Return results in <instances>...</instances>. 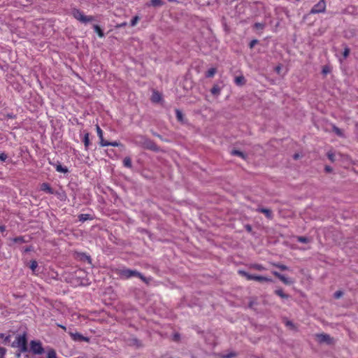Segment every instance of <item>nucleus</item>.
I'll return each instance as SVG.
<instances>
[{
    "mask_svg": "<svg viewBox=\"0 0 358 358\" xmlns=\"http://www.w3.org/2000/svg\"><path fill=\"white\" fill-rule=\"evenodd\" d=\"M133 142L138 146L143 149L150 150L154 152H159V148L157 145L150 138L143 135H136L134 138Z\"/></svg>",
    "mask_w": 358,
    "mask_h": 358,
    "instance_id": "obj_1",
    "label": "nucleus"
},
{
    "mask_svg": "<svg viewBox=\"0 0 358 358\" xmlns=\"http://www.w3.org/2000/svg\"><path fill=\"white\" fill-rule=\"evenodd\" d=\"M121 278H129L131 277H138L141 279L146 284H149L150 279L145 278L140 272L136 270H131L128 268L122 269L119 272Z\"/></svg>",
    "mask_w": 358,
    "mask_h": 358,
    "instance_id": "obj_2",
    "label": "nucleus"
},
{
    "mask_svg": "<svg viewBox=\"0 0 358 358\" xmlns=\"http://www.w3.org/2000/svg\"><path fill=\"white\" fill-rule=\"evenodd\" d=\"M11 346L19 348L20 352H27L28 350V348L26 335H17L15 338V341L13 342Z\"/></svg>",
    "mask_w": 358,
    "mask_h": 358,
    "instance_id": "obj_3",
    "label": "nucleus"
},
{
    "mask_svg": "<svg viewBox=\"0 0 358 358\" xmlns=\"http://www.w3.org/2000/svg\"><path fill=\"white\" fill-rule=\"evenodd\" d=\"M72 14L76 20L83 23L90 22L94 20V17L92 16L85 15L83 13L78 9H73Z\"/></svg>",
    "mask_w": 358,
    "mask_h": 358,
    "instance_id": "obj_4",
    "label": "nucleus"
},
{
    "mask_svg": "<svg viewBox=\"0 0 358 358\" xmlns=\"http://www.w3.org/2000/svg\"><path fill=\"white\" fill-rule=\"evenodd\" d=\"M319 343H327V345H334V340L329 334H317L315 335Z\"/></svg>",
    "mask_w": 358,
    "mask_h": 358,
    "instance_id": "obj_5",
    "label": "nucleus"
},
{
    "mask_svg": "<svg viewBox=\"0 0 358 358\" xmlns=\"http://www.w3.org/2000/svg\"><path fill=\"white\" fill-rule=\"evenodd\" d=\"M326 5L324 0H320L317 4H315L311 9L310 13H319L324 12Z\"/></svg>",
    "mask_w": 358,
    "mask_h": 358,
    "instance_id": "obj_6",
    "label": "nucleus"
},
{
    "mask_svg": "<svg viewBox=\"0 0 358 358\" xmlns=\"http://www.w3.org/2000/svg\"><path fill=\"white\" fill-rule=\"evenodd\" d=\"M31 350L34 354L41 355L44 350L40 342L32 341L31 342Z\"/></svg>",
    "mask_w": 358,
    "mask_h": 358,
    "instance_id": "obj_7",
    "label": "nucleus"
},
{
    "mask_svg": "<svg viewBox=\"0 0 358 358\" xmlns=\"http://www.w3.org/2000/svg\"><path fill=\"white\" fill-rule=\"evenodd\" d=\"M272 273L285 285H292L294 282L293 280L286 278L285 275L280 274L278 271H272Z\"/></svg>",
    "mask_w": 358,
    "mask_h": 358,
    "instance_id": "obj_8",
    "label": "nucleus"
},
{
    "mask_svg": "<svg viewBox=\"0 0 358 358\" xmlns=\"http://www.w3.org/2000/svg\"><path fill=\"white\" fill-rule=\"evenodd\" d=\"M70 335L71 336V338H73V341H86V342H89L90 341V338L88 337H85L84 336H83L82 334H80V333H70Z\"/></svg>",
    "mask_w": 358,
    "mask_h": 358,
    "instance_id": "obj_9",
    "label": "nucleus"
},
{
    "mask_svg": "<svg viewBox=\"0 0 358 358\" xmlns=\"http://www.w3.org/2000/svg\"><path fill=\"white\" fill-rule=\"evenodd\" d=\"M96 129L97 135L100 139V142H99L100 145L102 147L108 146V141L104 140V138L103 137V131L98 124L96 125Z\"/></svg>",
    "mask_w": 358,
    "mask_h": 358,
    "instance_id": "obj_10",
    "label": "nucleus"
},
{
    "mask_svg": "<svg viewBox=\"0 0 358 358\" xmlns=\"http://www.w3.org/2000/svg\"><path fill=\"white\" fill-rule=\"evenodd\" d=\"M256 210L257 212L264 213L268 219H269V220L273 219V213H272L271 210H270L268 208H257Z\"/></svg>",
    "mask_w": 358,
    "mask_h": 358,
    "instance_id": "obj_11",
    "label": "nucleus"
},
{
    "mask_svg": "<svg viewBox=\"0 0 358 358\" xmlns=\"http://www.w3.org/2000/svg\"><path fill=\"white\" fill-rule=\"evenodd\" d=\"M41 190L51 194H53L55 193L52 188L47 182H43L41 185Z\"/></svg>",
    "mask_w": 358,
    "mask_h": 358,
    "instance_id": "obj_12",
    "label": "nucleus"
},
{
    "mask_svg": "<svg viewBox=\"0 0 358 358\" xmlns=\"http://www.w3.org/2000/svg\"><path fill=\"white\" fill-rule=\"evenodd\" d=\"M221 92V87L218 85H214L210 90V92L215 96H218Z\"/></svg>",
    "mask_w": 358,
    "mask_h": 358,
    "instance_id": "obj_13",
    "label": "nucleus"
},
{
    "mask_svg": "<svg viewBox=\"0 0 358 358\" xmlns=\"http://www.w3.org/2000/svg\"><path fill=\"white\" fill-rule=\"evenodd\" d=\"M252 280L259 281V282H271L272 281V280L271 278H266L264 276L254 275L252 277Z\"/></svg>",
    "mask_w": 358,
    "mask_h": 358,
    "instance_id": "obj_14",
    "label": "nucleus"
},
{
    "mask_svg": "<svg viewBox=\"0 0 358 358\" xmlns=\"http://www.w3.org/2000/svg\"><path fill=\"white\" fill-rule=\"evenodd\" d=\"M235 83L238 86H242L245 84V78L243 76H237L235 78Z\"/></svg>",
    "mask_w": 358,
    "mask_h": 358,
    "instance_id": "obj_15",
    "label": "nucleus"
},
{
    "mask_svg": "<svg viewBox=\"0 0 358 358\" xmlns=\"http://www.w3.org/2000/svg\"><path fill=\"white\" fill-rule=\"evenodd\" d=\"M162 99L161 94L158 92H154L151 100L154 103H158Z\"/></svg>",
    "mask_w": 358,
    "mask_h": 358,
    "instance_id": "obj_16",
    "label": "nucleus"
},
{
    "mask_svg": "<svg viewBox=\"0 0 358 358\" xmlns=\"http://www.w3.org/2000/svg\"><path fill=\"white\" fill-rule=\"evenodd\" d=\"M164 4V2L162 0H150L149 6H152L154 7H159L162 6Z\"/></svg>",
    "mask_w": 358,
    "mask_h": 358,
    "instance_id": "obj_17",
    "label": "nucleus"
},
{
    "mask_svg": "<svg viewBox=\"0 0 358 358\" xmlns=\"http://www.w3.org/2000/svg\"><path fill=\"white\" fill-rule=\"evenodd\" d=\"M275 293L281 297L282 299H288L289 296L287 294H285L282 289H278L275 291Z\"/></svg>",
    "mask_w": 358,
    "mask_h": 358,
    "instance_id": "obj_18",
    "label": "nucleus"
},
{
    "mask_svg": "<svg viewBox=\"0 0 358 358\" xmlns=\"http://www.w3.org/2000/svg\"><path fill=\"white\" fill-rule=\"evenodd\" d=\"M94 29L96 33L99 35V37L102 38L104 36V33L102 29L100 28L99 25H94Z\"/></svg>",
    "mask_w": 358,
    "mask_h": 358,
    "instance_id": "obj_19",
    "label": "nucleus"
},
{
    "mask_svg": "<svg viewBox=\"0 0 358 358\" xmlns=\"http://www.w3.org/2000/svg\"><path fill=\"white\" fill-rule=\"evenodd\" d=\"M231 153L233 155L238 156L243 159H245V157H246L245 155L243 152L238 150H232Z\"/></svg>",
    "mask_w": 358,
    "mask_h": 358,
    "instance_id": "obj_20",
    "label": "nucleus"
},
{
    "mask_svg": "<svg viewBox=\"0 0 358 358\" xmlns=\"http://www.w3.org/2000/svg\"><path fill=\"white\" fill-rule=\"evenodd\" d=\"M89 133L86 132L85 134L84 138H83V143L85 147V149L87 150L90 145V138H89Z\"/></svg>",
    "mask_w": 358,
    "mask_h": 358,
    "instance_id": "obj_21",
    "label": "nucleus"
},
{
    "mask_svg": "<svg viewBox=\"0 0 358 358\" xmlns=\"http://www.w3.org/2000/svg\"><path fill=\"white\" fill-rule=\"evenodd\" d=\"M238 273L241 274L242 276L245 277L249 280H252L253 275L249 274L245 271L239 270Z\"/></svg>",
    "mask_w": 358,
    "mask_h": 358,
    "instance_id": "obj_22",
    "label": "nucleus"
},
{
    "mask_svg": "<svg viewBox=\"0 0 358 358\" xmlns=\"http://www.w3.org/2000/svg\"><path fill=\"white\" fill-rule=\"evenodd\" d=\"M123 164H124V166L127 167V168H131V166H132V163H131V158L129 157H126L124 159Z\"/></svg>",
    "mask_w": 358,
    "mask_h": 358,
    "instance_id": "obj_23",
    "label": "nucleus"
},
{
    "mask_svg": "<svg viewBox=\"0 0 358 358\" xmlns=\"http://www.w3.org/2000/svg\"><path fill=\"white\" fill-rule=\"evenodd\" d=\"M271 264L273 266L280 268L281 271H286V270L289 269V268L287 266L280 264V263H272Z\"/></svg>",
    "mask_w": 358,
    "mask_h": 358,
    "instance_id": "obj_24",
    "label": "nucleus"
},
{
    "mask_svg": "<svg viewBox=\"0 0 358 358\" xmlns=\"http://www.w3.org/2000/svg\"><path fill=\"white\" fill-rule=\"evenodd\" d=\"M78 219H79V221L83 222L86 220L91 219V217H90V215H89V214H80L78 216Z\"/></svg>",
    "mask_w": 358,
    "mask_h": 358,
    "instance_id": "obj_25",
    "label": "nucleus"
},
{
    "mask_svg": "<svg viewBox=\"0 0 358 358\" xmlns=\"http://www.w3.org/2000/svg\"><path fill=\"white\" fill-rule=\"evenodd\" d=\"M176 114L177 120L179 122H183V114H182V113L179 109H176Z\"/></svg>",
    "mask_w": 358,
    "mask_h": 358,
    "instance_id": "obj_26",
    "label": "nucleus"
},
{
    "mask_svg": "<svg viewBox=\"0 0 358 358\" xmlns=\"http://www.w3.org/2000/svg\"><path fill=\"white\" fill-rule=\"evenodd\" d=\"M216 73V69L215 68H211L207 72H206V76L207 78H211L213 76H214V75Z\"/></svg>",
    "mask_w": 358,
    "mask_h": 358,
    "instance_id": "obj_27",
    "label": "nucleus"
},
{
    "mask_svg": "<svg viewBox=\"0 0 358 358\" xmlns=\"http://www.w3.org/2000/svg\"><path fill=\"white\" fill-rule=\"evenodd\" d=\"M237 356V353L235 352H231L229 353L221 355V358H234Z\"/></svg>",
    "mask_w": 358,
    "mask_h": 358,
    "instance_id": "obj_28",
    "label": "nucleus"
},
{
    "mask_svg": "<svg viewBox=\"0 0 358 358\" xmlns=\"http://www.w3.org/2000/svg\"><path fill=\"white\" fill-rule=\"evenodd\" d=\"M56 170L58 171V172H60V173H67L68 172V169L66 167H63L61 164H58L56 166Z\"/></svg>",
    "mask_w": 358,
    "mask_h": 358,
    "instance_id": "obj_29",
    "label": "nucleus"
},
{
    "mask_svg": "<svg viewBox=\"0 0 358 358\" xmlns=\"http://www.w3.org/2000/svg\"><path fill=\"white\" fill-rule=\"evenodd\" d=\"M296 239L299 242L307 243L310 242V239L305 236H297Z\"/></svg>",
    "mask_w": 358,
    "mask_h": 358,
    "instance_id": "obj_30",
    "label": "nucleus"
},
{
    "mask_svg": "<svg viewBox=\"0 0 358 358\" xmlns=\"http://www.w3.org/2000/svg\"><path fill=\"white\" fill-rule=\"evenodd\" d=\"M344 46L345 47H344V51L343 52V56L344 59H345L349 56L350 50L346 45H345Z\"/></svg>",
    "mask_w": 358,
    "mask_h": 358,
    "instance_id": "obj_31",
    "label": "nucleus"
},
{
    "mask_svg": "<svg viewBox=\"0 0 358 358\" xmlns=\"http://www.w3.org/2000/svg\"><path fill=\"white\" fill-rule=\"evenodd\" d=\"M13 241L17 243H22L25 242L23 236L15 237L13 238Z\"/></svg>",
    "mask_w": 358,
    "mask_h": 358,
    "instance_id": "obj_32",
    "label": "nucleus"
},
{
    "mask_svg": "<svg viewBox=\"0 0 358 358\" xmlns=\"http://www.w3.org/2000/svg\"><path fill=\"white\" fill-rule=\"evenodd\" d=\"M37 266H38V263L36 260L31 261L29 267L32 270L33 272L35 271V269L37 268Z\"/></svg>",
    "mask_w": 358,
    "mask_h": 358,
    "instance_id": "obj_33",
    "label": "nucleus"
},
{
    "mask_svg": "<svg viewBox=\"0 0 358 358\" xmlns=\"http://www.w3.org/2000/svg\"><path fill=\"white\" fill-rule=\"evenodd\" d=\"M333 131L339 136H343V131L338 127L334 126Z\"/></svg>",
    "mask_w": 358,
    "mask_h": 358,
    "instance_id": "obj_34",
    "label": "nucleus"
},
{
    "mask_svg": "<svg viewBox=\"0 0 358 358\" xmlns=\"http://www.w3.org/2000/svg\"><path fill=\"white\" fill-rule=\"evenodd\" d=\"M48 358H57L56 352L54 350H50L48 352Z\"/></svg>",
    "mask_w": 358,
    "mask_h": 358,
    "instance_id": "obj_35",
    "label": "nucleus"
},
{
    "mask_svg": "<svg viewBox=\"0 0 358 358\" xmlns=\"http://www.w3.org/2000/svg\"><path fill=\"white\" fill-rule=\"evenodd\" d=\"M251 268H255V269H256V270H258V271H263V270H264V269H265V268H264V267L262 265H261V264H252V265L251 266Z\"/></svg>",
    "mask_w": 358,
    "mask_h": 358,
    "instance_id": "obj_36",
    "label": "nucleus"
},
{
    "mask_svg": "<svg viewBox=\"0 0 358 358\" xmlns=\"http://www.w3.org/2000/svg\"><path fill=\"white\" fill-rule=\"evenodd\" d=\"M254 27L256 29L262 30L264 28V24L259 22H256L254 24Z\"/></svg>",
    "mask_w": 358,
    "mask_h": 358,
    "instance_id": "obj_37",
    "label": "nucleus"
},
{
    "mask_svg": "<svg viewBox=\"0 0 358 358\" xmlns=\"http://www.w3.org/2000/svg\"><path fill=\"white\" fill-rule=\"evenodd\" d=\"M327 157L331 162H334L335 161V155L331 152H327Z\"/></svg>",
    "mask_w": 358,
    "mask_h": 358,
    "instance_id": "obj_38",
    "label": "nucleus"
},
{
    "mask_svg": "<svg viewBox=\"0 0 358 358\" xmlns=\"http://www.w3.org/2000/svg\"><path fill=\"white\" fill-rule=\"evenodd\" d=\"M139 20V17L138 16H135L131 21V26L134 27L138 21Z\"/></svg>",
    "mask_w": 358,
    "mask_h": 358,
    "instance_id": "obj_39",
    "label": "nucleus"
},
{
    "mask_svg": "<svg viewBox=\"0 0 358 358\" xmlns=\"http://www.w3.org/2000/svg\"><path fill=\"white\" fill-rule=\"evenodd\" d=\"M108 145H112L114 147L122 146V145L120 143L117 142V141H114V142L108 141Z\"/></svg>",
    "mask_w": 358,
    "mask_h": 358,
    "instance_id": "obj_40",
    "label": "nucleus"
},
{
    "mask_svg": "<svg viewBox=\"0 0 358 358\" xmlns=\"http://www.w3.org/2000/svg\"><path fill=\"white\" fill-rule=\"evenodd\" d=\"M6 353V349L2 347H0V358H4V356Z\"/></svg>",
    "mask_w": 358,
    "mask_h": 358,
    "instance_id": "obj_41",
    "label": "nucleus"
},
{
    "mask_svg": "<svg viewBox=\"0 0 358 358\" xmlns=\"http://www.w3.org/2000/svg\"><path fill=\"white\" fill-rule=\"evenodd\" d=\"M343 295V292L342 291H336L335 293H334V297L336 299H339L341 298L342 296Z\"/></svg>",
    "mask_w": 358,
    "mask_h": 358,
    "instance_id": "obj_42",
    "label": "nucleus"
},
{
    "mask_svg": "<svg viewBox=\"0 0 358 358\" xmlns=\"http://www.w3.org/2000/svg\"><path fill=\"white\" fill-rule=\"evenodd\" d=\"M285 325H286L287 327H289L292 328V329H294V328H295V326H294V324H293V322H291V321H289V320H287V321L285 322Z\"/></svg>",
    "mask_w": 358,
    "mask_h": 358,
    "instance_id": "obj_43",
    "label": "nucleus"
},
{
    "mask_svg": "<svg viewBox=\"0 0 358 358\" xmlns=\"http://www.w3.org/2000/svg\"><path fill=\"white\" fill-rule=\"evenodd\" d=\"M7 158H8V156H7L6 154H5V153H1L0 154V160L1 161L4 162V161L6 160Z\"/></svg>",
    "mask_w": 358,
    "mask_h": 358,
    "instance_id": "obj_44",
    "label": "nucleus"
},
{
    "mask_svg": "<svg viewBox=\"0 0 358 358\" xmlns=\"http://www.w3.org/2000/svg\"><path fill=\"white\" fill-rule=\"evenodd\" d=\"M257 43H258V41L256 39L251 41L249 44L250 48H252L255 45V44H257Z\"/></svg>",
    "mask_w": 358,
    "mask_h": 358,
    "instance_id": "obj_45",
    "label": "nucleus"
},
{
    "mask_svg": "<svg viewBox=\"0 0 358 358\" xmlns=\"http://www.w3.org/2000/svg\"><path fill=\"white\" fill-rule=\"evenodd\" d=\"M329 71H330V70H329V67H327V66H324L323 68V69H322V73L324 74V75H326L328 73H329Z\"/></svg>",
    "mask_w": 358,
    "mask_h": 358,
    "instance_id": "obj_46",
    "label": "nucleus"
},
{
    "mask_svg": "<svg viewBox=\"0 0 358 358\" xmlns=\"http://www.w3.org/2000/svg\"><path fill=\"white\" fill-rule=\"evenodd\" d=\"M324 170H325V171L327 173H331L333 171L332 168L331 166H327V165L325 166Z\"/></svg>",
    "mask_w": 358,
    "mask_h": 358,
    "instance_id": "obj_47",
    "label": "nucleus"
},
{
    "mask_svg": "<svg viewBox=\"0 0 358 358\" xmlns=\"http://www.w3.org/2000/svg\"><path fill=\"white\" fill-rule=\"evenodd\" d=\"M245 228L247 230V231H248L249 233H251L252 231V228L251 225H250V224H246L245 226Z\"/></svg>",
    "mask_w": 358,
    "mask_h": 358,
    "instance_id": "obj_48",
    "label": "nucleus"
},
{
    "mask_svg": "<svg viewBox=\"0 0 358 358\" xmlns=\"http://www.w3.org/2000/svg\"><path fill=\"white\" fill-rule=\"evenodd\" d=\"M180 339V335L178 334H176L174 335V341H178Z\"/></svg>",
    "mask_w": 358,
    "mask_h": 358,
    "instance_id": "obj_49",
    "label": "nucleus"
},
{
    "mask_svg": "<svg viewBox=\"0 0 358 358\" xmlns=\"http://www.w3.org/2000/svg\"><path fill=\"white\" fill-rule=\"evenodd\" d=\"M280 70H281V67L280 66H277L275 68V71L279 73L280 72Z\"/></svg>",
    "mask_w": 358,
    "mask_h": 358,
    "instance_id": "obj_50",
    "label": "nucleus"
},
{
    "mask_svg": "<svg viewBox=\"0 0 358 358\" xmlns=\"http://www.w3.org/2000/svg\"><path fill=\"white\" fill-rule=\"evenodd\" d=\"M10 336H7L4 337V342L5 343L9 342L10 341Z\"/></svg>",
    "mask_w": 358,
    "mask_h": 358,
    "instance_id": "obj_51",
    "label": "nucleus"
},
{
    "mask_svg": "<svg viewBox=\"0 0 358 358\" xmlns=\"http://www.w3.org/2000/svg\"><path fill=\"white\" fill-rule=\"evenodd\" d=\"M5 230H6V227H5V226H3V225H1V226H0V231H1V232H3V231H5Z\"/></svg>",
    "mask_w": 358,
    "mask_h": 358,
    "instance_id": "obj_52",
    "label": "nucleus"
},
{
    "mask_svg": "<svg viewBox=\"0 0 358 358\" xmlns=\"http://www.w3.org/2000/svg\"><path fill=\"white\" fill-rule=\"evenodd\" d=\"M293 157L294 159H298L300 157V155H299V154L296 153L294 155Z\"/></svg>",
    "mask_w": 358,
    "mask_h": 358,
    "instance_id": "obj_53",
    "label": "nucleus"
},
{
    "mask_svg": "<svg viewBox=\"0 0 358 358\" xmlns=\"http://www.w3.org/2000/svg\"><path fill=\"white\" fill-rule=\"evenodd\" d=\"M255 303L254 301H250V302L249 303L248 306H249L250 308H252Z\"/></svg>",
    "mask_w": 358,
    "mask_h": 358,
    "instance_id": "obj_54",
    "label": "nucleus"
},
{
    "mask_svg": "<svg viewBox=\"0 0 358 358\" xmlns=\"http://www.w3.org/2000/svg\"><path fill=\"white\" fill-rule=\"evenodd\" d=\"M58 326H59V327H61L62 329H63L64 330H66V327H64V326H63V325L58 324Z\"/></svg>",
    "mask_w": 358,
    "mask_h": 358,
    "instance_id": "obj_55",
    "label": "nucleus"
},
{
    "mask_svg": "<svg viewBox=\"0 0 358 358\" xmlns=\"http://www.w3.org/2000/svg\"><path fill=\"white\" fill-rule=\"evenodd\" d=\"M22 352H20V350H19V352L16 354L17 357H20V355Z\"/></svg>",
    "mask_w": 358,
    "mask_h": 358,
    "instance_id": "obj_56",
    "label": "nucleus"
},
{
    "mask_svg": "<svg viewBox=\"0 0 358 358\" xmlns=\"http://www.w3.org/2000/svg\"><path fill=\"white\" fill-rule=\"evenodd\" d=\"M126 24H127V23H126V22H124V23H122V24H121L118 25L117 27H124V26H125Z\"/></svg>",
    "mask_w": 358,
    "mask_h": 358,
    "instance_id": "obj_57",
    "label": "nucleus"
},
{
    "mask_svg": "<svg viewBox=\"0 0 358 358\" xmlns=\"http://www.w3.org/2000/svg\"><path fill=\"white\" fill-rule=\"evenodd\" d=\"M0 338H4V334H3L0 333Z\"/></svg>",
    "mask_w": 358,
    "mask_h": 358,
    "instance_id": "obj_58",
    "label": "nucleus"
},
{
    "mask_svg": "<svg viewBox=\"0 0 358 358\" xmlns=\"http://www.w3.org/2000/svg\"><path fill=\"white\" fill-rule=\"evenodd\" d=\"M155 135L156 136H157V137L160 138H162V136H161L160 135H159V134H155Z\"/></svg>",
    "mask_w": 358,
    "mask_h": 358,
    "instance_id": "obj_59",
    "label": "nucleus"
},
{
    "mask_svg": "<svg viewBox=\"0 0 358 358\" xmlns=\"http://www.w3.org/2000/svg\"><path fill=\"white\" fill-rule=\"evenodd\" d=\"M87 259H88L89 261H90V257H87Z\"/></svg>",
    "mask_w": 358,
    "mask_h": 358,
    "instance_id": "obj_60",
    "label": "nucleus"
},
{
    "mask_svg": "<svg viewBox=\"0 0 358 358\" xmlns=\"http://www.w3.org/2000/svg\"><path fill=\"white\" fill-rule=\"evenodd\" d=\"M170 358H173V357H170Z\"/></svg>",
    "mask_w": 358,
    "mask_h": 358,
    "instance_id": "obj_61",
    "label": "nucleus"
}]
</instances>
